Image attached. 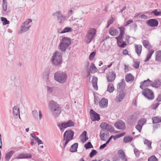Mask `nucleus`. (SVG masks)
I'll return each mask as SVG.
<instances>
[{
    "label": "nucleus",
    "instance_id": "obj_5",
    "mask_svg": "<svg viewBox=\"0 0 161 161\" xmlns=\"http://www.w3.org/2000/svg\"><path fill=\"white\" fill-rule=\"evenodd\" d=\"M96 33V30L94 28H90L87 32L84 38V41L86 44L89 43L93 39Z\"/></svg>",
    "mask_w": 161,
    "mask_h": 161
},
{
    "label": "nucleus",
    "instance_id": "obj_19",
    "mask_svg": "<svg viewBox=\"0 0 161 161\" xmlns=\"http://www.w3.org/2000/svg\"><path fill=\"white\" fill-rule=\"evenodd\" d=\"M32 158V155L31 154L22 153L18 155L16 157V159L29 158Z\"/></svg>",
    "mask_w": 161,
    "mask_h": 161
},
{
    "label": "nucleus",
    "instance_id": "obj_51",
    "mask_svg": "<svg viewBox=\"0 0 161 161\" xmlns=\"http://www.w3.org/2000/svg\"><path fill=\"white\" fill-rule=\"evenodd\" d=\"M134 153L136 157H139L140 155V152L138 150L135 148H134Z\"/></svg>",
    "mask_w": 161,
    "mask_h": 161
},
{
    "label": "nucleus",
    "instance_id": "obj_15",
    "mask_svg": "<svg viewBox=\"0 0 161 161\" xmlns=\"http://www.w3.org/2000/svg\"><path fill=\"white\" fill-rule=\"evenodd\" d=\"M152 81L148 79L147 80H145L143 81L140 82V87L143 90L145 87H147L150 86H152Z\"/></svg>",
    "mask_w": 161,
    "mask_h": 161
},
{
    "label": "nucleus",
    "instance_id": "obj_59",
    "mask_svg": "<svg viewBox=\"0 0 161 161\" xmlns=\"http://www.w3.org/2000/svg\"><path fill=\"white\" fill-rule=\"evenodd\" d=\"M139 17L142 19H147V16L144 14L141 15L139 16Z\"/></svg>",
    "mask_w": 161,
    "mask_h": 161
},
{
    "label": "nucleus",
    "instance_id": "obj_41",
    "mask_svg": "<svg viewBox=\"0 0 161 161\" xmlns=\"http://www.w3.org/2000/svg\"><path fill=\"white\" fill-rule=\"evenodd\" d=\"M1 21L3 22V25H5L7 24H8L9 23V21L7 19L3 17H1Z\"/></svg>",
    "mask_w": 161,
    "mask_h": 161
},
{
    "label": "nucleus",
    "instance_id": "obj_9",
    "mask_svg": "<svg viewBox=\"0 0 161 161\" xmlns=\"http://www.w3.org/2000/svg\"><path fill=\"white\" fill-rule=\"evenodd\" d=\"M142 94L149 100H152L154 98L153 93L149 89H146L142 91Z\"/></svg>",
    "mask_w": 161,
    "mask_h": 161
},
{
    "label": "nucleus",
    "instance_id": "obj_2",
    "mask_svg": "<svg viewBox=\"0 0 161 161\" xmlns=\"http://www.w3.org/2000/svg\"><path fill=\"white\" fill-rule=\"evenodd\" d=\"M48 107L54 117H58L61 112L62 109L60 105L53 100L49 101Z\"/></svg>",
    "mask_w": 161,
    "mask_h": 161
},
{
    "label": "nucleus",
    "instance_id": "obj_31",
    "mask_svg": "<svg viewBox=\"0 0 161 161\" xmlns=\"http://www.w3.org/2000/svg\"><path fill=\"white\" fill-rule=\"evenodd\" d=\"M47 92L48 93L52 94L53 95H55V87H51L49 86H47Z\"/></svg>",
    "mask_w": 161,
    "mask_h": 161
},
{
    "label": "nucleus",
    "instance_id": "obj_10",
    "mask_svg": "<svg viewBox=\"0 0 161 161\" xmlns=\"http://www.w3.org/2000/svg\"><path fill=\"white\" fill-rule=\"evenodd\" d=\"M74 123L71 120H69L65 123L59 124L58 126L60 128V130L62 131L63 129H65L68 127L74 126Z\"/></svg>",
    "mask_w": 161,
    "mask_h": 161
},
{
    "label": "nucleus",
    "instance_id": "obj_6",
    "mask_svg": "<svg viewBox=\"0 0 161 161\" xmlns=\"http://www.w3.org/2000/svg\"><path fill=\"white\" fill-rule=\"evenodd\" d=\"M120 30V33L118 36L116 37L117 40V43L119 46L120 47L124 48L125 47L127 44L125 42H122L123 36L125 33V28L124 27L121 26L118 28Z\"/></svg>",
    "mask_w": 161,
    "mask_h": 161
},
{
    "label": "nucleus",
    "instance_id": "obj_45",
    "mask_svg": "<svg viewBox=\"0 0 161 161\" xmlns=\"http://www.w3.org/2000/svg\"><path fill=\"white\" fill-rule=\"evenodd\" d=\"M114 20V18L112 16L111 17L110 19L108 20L107 22V25L106 27L107 28H108L110 25L113 23Z\"/></svg>",
    "mask_w": 161,
    "mask_h": 161
},
{
    "label": "nucleus",
    "instance_id": "obj_64",
    "mask_svg": "<svg viewBox=\"0 0 161 161\" xmlns=\"http://www.w3.org/2000/svg\"><path fill=\"white\" fill-rule=\"evenodd\" d=\"M107 144L105 143L102 145L100 146L99 147V148L100 149H103L107 145Z\"/></svg>",
    "mask_w": 161,
    "mask_h": 161
},
{
    "label": "nucleus",
    "instance_id": "obj_14",
    "mask_svg": "<svg viewBox=\"0 0 161 161\" xmlns=\"http://www.w3.org/2000/svg\"><path fill=\"white\" fill-rule=\"evenodd\" d=\"M114 126L117 129L121 130H124L126 127L125 123L121 120H119L115 122L114 124Z\"/></svg>",
    "mask_w": 161,
    "mask_h": 161
},
{
    "label": "nucleus",
    "instance_id": "obj_53",
    "mask_svg": "<svg viewBox=\"0 0 161 161\" xmlns=\"http://www.w3.org/2000/svg\"><path fill=\"white\" fill-rule=\"evenodd\" d=\"M95 54L96 52H93L91 53L89 56V59L91 60H93Z\"/></svg>",
    "mask_w": 161,
    "mask_h": 161
},
{
    "label": "nucleus",
    "instance_id": "obj_28",
    "mask_svg": "<svg viewBox=\"0 0 161 161\" xmlns=\"http://www.w3.org/2000/svg\"><path fill=\"white\" fill-rule=\"evenodd\" d=\"M14 153V151L12 150L7 153L5 155V159L6 161H8L10 159L12 155Z\"/></svg>",
    "mask_w": 161,
    "mask_h": 161
},
{
    "label": "nucleus",
    "instance_id": "obj_49",
    "mask_svg": "<svg viewBox=\"0 0 161 161\" xmlns=\"http://www.w3.org/2000/svg\"><path fill=\"white\" fill-rule=\"evenodd\" d=\"M151 14H154L156 16L161 15V11L158 12L157 9H155L152 12Z\"/></svg>",
    "mask_w": 161,
    "mask_h": 161
},
{
    "label": "nucleus",
    "instance_id": "obj_37",
    "mask_svg": "<svg viewBox=\"0 0 161 161\" xmlns=\"http://www.w3.org/2000/svg\"><path fill=\"white\" fill-rule=\"evenodd\" d=\"M71 30V28L67 27H65L63 30H62L61 29L58 30V32L59 33L62 34L69 32Z\"/></svg>",
    "mask_w": 161,
    "mask_h": 161
},
{
    "label": "nucleus",
    "instance_id": "obj_63",
    "mask_svg": "<svg viewBox=\"0 0 161 161\" xmlns=\"http://www.w3.org/2000/svg\"><path fill=\"white\" fill-rule=\"evenodd\" d=\"M133 22V20H129L127 21V24H125L124 25L125 26H126L130 24V23H132Z\"/></svg>",
    "mask_w": 161,
    "mask_h": 161
},
{
    "label": "nucleus",
    "instance_id": "obj_11",
    "mask_svg": "<svg viewBox=\"0 0 161 161\" xmlns=\"http://www.w3.org/2000/svg\"><path fill=\"white\" fill-rule=\"evenodd\" d=\"M109 132L105 129L101 130L100 133V137L101 140L105 141L109 136Z\"/></svg>",
    "mask_w": 161,
    "mask_h": 161
},
{
    "label": "nucleus",
    "instance_id": "obj_46",
    "mask_svg": "<svg viewBox=\"0 0 161 161\" xmlns=\"http://www.w3.org/2000/svg\"><path fill=\"white\" fill-rule=\"evenodd\" d=\"M84 147L86 149H88L93 147V146L90 142H88L84 145Z\"/></svg>",
    "mask_w": 161,
    "mask_h": 161
},
{
    "label": "nucleus",
    "instance_id": "obj_58",
    "mask_svg": "<svg viewBox=\"0 0 161 161\" xmlns=\"http://www.w3.org/2000/svg\"><path fill=\"white\" fill-rule=\"evenodd\" d=\"M64 17L62 14L57 18L58 20L59 21L60 23H61L62 22V19H64Z\"/></svg>",
    "mask_w": 161,
    "mask_h": 161
},
{
    "label": "nucleus",
    "instance_id": "obj_44",
    "mask_svg": "<svg viewBox=\"0 0 161 161\" xmlns=\"http://www.w3.org/2000/svg\"><path fill=\"white\" fill-rule=\"evenodd\" d=\"M146 120L145 119H142L138 122V124L143 126V125L146 123Z\"/></svg>",
    "mask_w": 161,
    "mask_h": 161
},
{
    "label": "nucleus",
    "instance_id": "obj_32",
    "mask_svg": "<svg viewBox=\"0 0 161 161\" xmlns=\"http://www.w3.org/2000/svg\"><path fill=\"white\" fill-rule=\"evenodd\" d=\"M148 51L149 52L147 55L146 58L144 60L145 62H147L149 60L154 52V50H149Z\"/></svg>",
    "mask_w": 161,
    "mask_h": 161
},
{
    "label": "nucleus",
    "instance_id": "obj_42",
    "mask_svg": "<svg viewBox=\"0 0 161 161\" xmlns=\"http://www.w3.org/2000/svg\"><path fill=\"white\" fill-rule=\"evenodd\" d=\"M144 142L145 144L147 146L148 149H151L152 148V142L146 139L145 140Z\"/></svg>",
    "mask_w": 161,
    "mask_h": 161
},
{
    "label": "nucleus",
    "instance_id": "obj_43",
    "mask_svg": "<svg viewBox=\"0 0 161 161\" xmlns=\"http://www.w3.org/2000/svg\"><path fill=\"white\" fill-rule=\"evenodd\" d=\"M133 61L134 62L133 63V66L136 68L137 69L139 67L140 62L136 60V59H134L133 60Z\"/></svg>",
    "mask_w": 161,
    "mask_h": 161
},
{
    "label": "nucleus",
    "instance_id": "obj_25",
    "mask_svg": "<svg viewBox=\"0 0 161 161\" xmlns=\"http://www.w3.org/2000/svg\"><path fill=\"white\" fill-rule=\"evenodd\" d=\"M135 51L138 56H139L141 54L142 46L140 45H135Z\"/></svg>",
    "mask_w": 161,
    "mask_h": 161
},
{
    "label": "nucleus",
    "instance_id": "obj_21",
    "mask_svg": "<svg viewBox=\"0 0 161 161\" xmlns=\"http://www.w3.org/2000/svg\"><path fill=\"white\" fill-rule=\"evenodd\" d=\"M99 105L101 108H105L108 105V100L104 98H102L101 101L99 103Z\"/></svg>",
    "mask_w": 161,
    "mask_h": 161
},
{
    "label": "nucleus",
    "instance_id": "obj_17",
    "mask_svg": "<svg viewBox=\"0 0 161 161\" xmlns=\"http://www.w3.org/2000/svg\"><path fill=\"white\" fill-rule=\"evenodd\" d=\"M125 82L124 79L121 80V81L119 83L117 86V90L118 92H121L125 89Z\"/></svg>",
    "mask_w": 161,
    "mask_h": 161
},
{
    "label": "nucleus",
    "instance_id": "obj_30",
    "mask_svg": "<svg viewBox=\"0 0 161 161\" xmlns=\"http://www.w3.org/2000/svg\"><path fill=\"white\" fill-rule=\"evenodd\" d=\"M143 44L144 47L148 50H150L151 46L150 44L149 41L147 40H144L143 41Z\"/></svg>",
    "mask_w": 161,
    "mask_h": 161
},
{
    "label": "nucleus",
    "instance_id": "obj_56",
    "mask_svg": "<svg viewBox=\"0 0 161 161\" xmlns=\"http://www.w3.org/2000/svg\"><path fill=\"white\" fill-rule=\"evenodd\" d=\"M62 14L61 12L60 11H58L53 13V15L54 16H56L57 17V18L59 17Z\"/></svg>",
    "mask_w": 161,
    "mask_h": 161
},
{
    "label": "nucleus",
    "instance_id": "obj_29",
    "mask_svg": "<svg viewBox=\"0 0 161 161\" xmlns=\"http://www.w3.org/2000/svg\"><path fill=\"white\" fill-rule=\"evenodd\" d=\"M155 60L158 62H161V51L158 50L155 53Z\"/></svg>",
    "mask_w": 161,
    "mask_h": 161
},
{
    "label": "nucleus",
    "instance_id": "obj_16",
    "mask_svg": "<svg viewBox=\"0 0 161 161\" xmlns=\"http://www.w3.org/2000/svg\"><path fill=\"white\" fill-rule=\"evenodd\" d=\"M146 23L148 26L152 27H156L158 24V21L154 19H150L148 20Z\"/></svg>",
    "mask_w": 161,
    "mask_h": 161
},
{
    "label": "nucleus",
    "instance_id": "obj_26",
    "mask_svg": "<svg viewBox=\"0 0 161 161\" xmlns=\"http://www.w3.org/2000/svg\"><path fill=\"white\" fill-rule=\"evenodd\" d=\"M125 96V94L123 92L120 93L116 96L115 98V101L117 102L118 103L121 102L124 98Z\"/></svg>",
    "mask_w": 161,
    "mask_h": 161
},
{
    "label": "nucleus",
    "instance_id": "obj_23",
    "mask_svg": "<svg viewBox=\"0 0 161 161\" xmlns=\"http://www.w3.org/2000/svg\"><path fill=\"white\" fill-rule=\"evenodd\" d=\"M119 157L121 159L122 161H127V159L125 157V153L122 150H119L118 152Z\"/></svg>",
    "mask_w": 161,
    "mask_h": 161
},
{
    "label": "nucleus",
    "instance_id": "obj_7",
    "mask_svg": "<svg viewBox=\"0 0 161 161\" xmlns=\"http://www.w3.org/2000/svg\"><path fill=\"white\" fill-rule=\"evenodd\" d=\"M70 44V39L67 37H64L61 40L59 47L62 51L64 52Z\"/></svg>",
    "mask_w": 161,
    "mask_h": 161
},
{
    "label": "nucleus",
    "instance_id": "obj_33",
    "mask_svg": "<svg viewBox=\"0 0 161 161\" xmlns=\"http://www.w3.org/2000/svg\"><path fill=\"white\" fill-rule=\"evenodd\" d=\"M13 113L14 115L18 116L19 115V117L20 118L19 116V108L17 106H14L13 109Z\"/></svg>",
    "mask_w": 161,
    "mask_h": 161
},
{
    "label": "nucleus",
    "instance_id": "obj_27",
    "mask_svg": "<svg viewBox=\"0 0 161 161\" xmlns=\"http://www.w3.org/2000/svg\"><path fill=\"white\" fill-rule=\"evenodd\" d=\"M97 78L96 77H93L92 82V86L94 89L97 90L98 89L97 86Z\"/></svg>",
    "mask_w": 161,
    "mask_h": 161
},
{
    "label": "nucleus",
    "instance_id": "obj_54",
    "mask_svg": "<svg viewBox=\"0 0 161 161\" xmlns=\"http://www.w3.org/2000/svg\"><path fill=\"white\" fill-rule=\"evenodd\" d=\"M32 115L33 117L35 118H37L38 117V112L36 110H34L32 111Z\"/></svg>",
    "mask_w": 161,
    "mask_h": 161
},
{
    "label": "nucleus",
    "instance_id": "obj_39",
    "mask_svg": "<svg viewBox=\"0 0 161 161\" xmlns=\"http://www.w3.org/2000/svg\"><path fill=\"white\" fill-rule=\"evenodd\" d=\"M132 139L133 138L131 136H125L124 138L123 142L125 143H127L129 142H131Z\"/></svg>",
    "mask_w": 161,
    "mask_h": 161
},
{
    "label": "nucleus",
    "instance_id": "obj_18",
    "mask_svg": "<svg viewBox=\"0 0 161 161\" xmlns=\"http://www.w3.org/2000/svg\"><path fill=\"white\" fill-rule=\"evenodd\" d=\"M116 74L114 72H109L107 75V79L108 82H112L115 79Z\"/></svg>",
    "mask_w": 161,
    "mask_h": 161
},
{
    "label": "nucleus",
    "instance_id": "obj_22",
    "mask_svg": "<svg viewBox=\"0 0 161 161\" xmlns=\"http://www.w3.org/2000/svg\"><path fill=\"white\" fill-rule=\"evenodd\" d=\"M134 80V77L131 74H128L125 76V81L127 82L132 83Z\"/></svg>",
    "mask_w": 161,
    "mask_h": 161
},
{
    "label": "nucleus",
    "instance_id": "obj_52",
    "mask_svg": "<svg viewBox=\"0 0 161 161\" xmlns=\"http://www.w3.org/2000/svg\"><path fill=\"white\" fill-rule=\"evenodd\" d=\"M107 67L106 66H104L102 67L99 69V71L101 73H103L105 72V70L107 69Z\"/></svg>",
    "mask_w": 161,
    "mask_h": 161
},
{
    "label": "nucleus",
    "instance_id": "obj_36",
    "mask_svg": "<svg viewBox=\"0 0 161 161\" xmlns=\"http://www.w3.org/2000/svg\"><path fill=\"white\" fill-rule=\"evenodd\" d=\"M153 123L156 124L161 122V117L159 116H155L152 118Z\"/></svg>",
    "mask_w": 161,
    "mask_h": 161
},
{
    "label": "nucleus",
    "instance_id": "obj_12",
    "mask_svg": "<svg viewBox=\"0 0 161 161\" xmlns=\"http://www.w3.org/2000/svg\"><path fill=\"white\" fill-rule=\"evenodd\" d=\"M100 127L102 129V130L105 129L108 131H109L112 132L114 131V128L111 125L108 124L106 122H103L100 125Z\"/></svg>",
    "mask_w": 161,
    "mask_h": 161
},
{
    "label": "nucleus",
    "instance_id": "obj_57",
    "mask_svg": "<svg viewBox=\"0 0 161 161\" xmlns=\"http://www.w3.org/2000/svg\"><path fill=\"white\" fill-rule=\"evenodd\" d=\"M159 104V103H155L152 105V108L153 109H156L157 108Z\"/></svg>",
    "mask_w": 161,
    "mask_h": 161
},
{
    "label": "nucleus",
    "instance_id": "obj_62",
    "mask_svg": "<svg viewBox=\"0 0 161 161\" xmlns=\"http://www.w3.org/2000/svg\"><path fill=\"white\" fill-rule=\"evenodd\" d=\"M123 54L124 55H129L128 54V51L127 49H125L124 50L123 52Z\"/></svg>",
    "mask_w": 161,
    "mask_h": 161
},
{
    "label": "nucleus",
    "instance_id": "obj_13",
    "mask_svg": "<svg viewBox=\"0 0 161 161\" xmlns=\"http://www.w3.org/2000/svg\"><path fill=\"white\" fill-rule=\"evenodd\" d=\"M90 114L91 120L93 121H99L100 119V115L95 112L93 109H91Z\"/></svg>",
    "mask_w": 161,
    "mask_h": 161
},
{
    "label": "nucleus",
    "instance_id": "obj_4",
    "mask_svg": "<svg viewBox=\"0 0 161 161\" xmlns=\"http://www.w3.org/2000/svg\"><path fill=\"white\" fill-rule=\"evenodd\" d=\"M62 56L61 53L58 51H56L51 58L52 64L55 66H58L62 64Z\"/></svg>",
    "mask_w": 161,
    "mask_h": 161
},
{
    "label": "nucleus",
    "instance_id": "obj_50",
    "mask_svg": "<svg viewBox=\"0 0 161 161\" xmlns=\"http://www.w3.org/2000/svg\"><path fill=\"white\" fill-rule=\"evenodd\" d=\"M158 159L154 155L152 156L148 159V161H158Z\"/></svg>",
    "mask_w": 161,
    "mask_h": 161
},
{
    "label": "nucleus",
    "instance_id": "obj_38",
    "mask_svg": "<svg viewBox=\"0 0 161 161\" xmlns=\"http://www.w3.org/2000/svg\"><path fill=\"white\" fill-rule=\"evenodd\" d=\"M114 90V87L112 83H109L107 91L110 93L113 92Z\"/></svg>",
    "mask_w": 161,
    "mask_h": 161
},
{
    "label": "nucleus",
    "instance_id": "obj_55",
    "mask_svg": "<svg viewBox=\"0 0 161 161\" xmlns=\"http://www.w3.org/2000/svg\"><path fill=\"white\" fill-rule=\"evenodd\" d=\"M142 127V126L137 124V125L136 126L135 128L139 131V132L140 133L141 131Z\"/></svg>",
    "mask_w": 161,
    "mask_h": 161
},
{
    "label": "nucleus",
    "instance_id": "obj_24",
    "mask_svg": "<svg viewBox=\"0 0 161 161\" xmlns=\"http://www.w3.org/2000/svg\"><path fill=\"white\" fill-rule=\"evenodd\" d=\"M86 134V131H85L80 136V137L81 139V141L83 142H84L88 139V137L87 136Z\"/></svg>",
    "mask_w": 161,
    "mask_h": 161
},
{
    "label": "nucleus",
    "instance_id": "obj_34",
    "mask_svg": "<svg viewBox=\"0 0 161 161\" xmlns=\"http://www.w3.org/2000/svg\"><path fill=\"white\" fill-rule=\"evenodd\" d=\"M78 144L77 143H75L74 144L71 146L70 151L71 152H75L77 151L78 148Z\"/></svg>",
    "mask_w": 161,
    "mask_h": 161
},
{
    "label": "nucleus",
    "instance_id": "obj_35",
    "mask_svg": "<svg viewBox=\"0 0 161 161\" xmlns=\"http://www.w3.org/2000/svg\"><path fill=\"white\" fill-rule=\"evenodd\" d=\"M109 33L112 36H115L118 34V32L116 29H114L111 28L109 31Z\"/></svg>",
    "mask_w": 161,
    "mask_h": 161
},
{
    "label": "nucleus",
    "instance_id": "obj_8",
    "mask_svg": "<svg viewBox=\"0 0 161 161\" xmlns=\"http://www.w3.org/2000/svg\"><path fill=\"white\" fill-rule=\"evenodd\" d=\"M32 21V20L31 19H28L23 23L20 27L19 34H22L28 31L31 26L29 24Z\"/></svg>",
    "mask_w": 161,
    "mask_h": 161
},
{
    "label": "nucleus",
    "instance_id": "obj_47",
    "mask_svg": "<svg viewBox=\"0 0 161 161\" xmlns=\"http://www.w3.org/2000/svg\"><path fill=\"white\" fill-rule=\"evenodd\" d=\"M97 153V151L95 150L92 149V151L90 153L89 156L90 158H92L95 156Z\"/></svg>",
    "mask_w": 161,
    "mask_h": 161
},
{
    "label": "nucleus",
    "instance_id": "obj_20",
    "mask_svg": "<svg viewBox=\"0 0 161 161\" xmlns=\"http://www.w3.org/2000/svg\"><path fill=\"white\" fill-rule=\"evenodd\" d=\"M161 86V81L159 79L155 80L152 81V86L156 88H158Z\"/></svg>",
    "mask_w": 161,
    "mask_h": 161
},
{
    "label": "nucleus",
    "instance_id": "obj_40",
    "mask_svg": "<svg viewBox=\"0 0 161 161\" xmlns=\"http://www.w3.org/2000/svg\"><path fill=\"white\" fill-rule=\"evenodd\" d=\"M92 66L91 67L90 72L92 74L96 72L97 71V69L95 65V64L92 63Z\"/></svg>",
    "mask_w": 161,
    "mask_h": 161
},
{
    "label": "nucleus",
    "instance_id": "obj_3",
    "mask_svg": "<svg viewBox=\"0 0 161 161\" xmlns=\"http://www.w3.org/2000/svg\"><path fill=\"white\" fill-rule=\"evenodd\" d=\"M55 80L60 84H64L66 81L68 76L66 73L62 71H58L54 75Z\"/></svg>",
    "mask_w": 161,
    "mask_h": 161
},
{
    "label": "nucleus",
    "instance_id": "obj_48",
    "mask_svg": "<svg viewBox=\"0 0 161 161\" xmlns=\"http://www.w3.org/2000/svg\"><path fill=\"white\" fill-rule=\"evenodd\" d=\"M7 4L6 1L3 2V9L4 11H7Z\"/></svg>",
    "mask_w": 161,
    "mask_h": 161
},
{
    "label": "nucleus",
    "instance_id": "obj_1",
    "mask_svg": "<svg viewBox=\"0 0 161 161\" xmlns=\"http://www.w3.org/2000/svg\"><path fill=\"white\" fill-rule=\"evenodd\" d=\"M74 133L71 130H66L63 135V140L60 144V146L64 148L68 143L73 138Z\"/></svg>",
    "mask_w": 161,
    "mask_h": 161
},
{
    "label": "nucleus",
    "instance_id": "obj_61",
    "mask_svg": "<svg viewBox=\"0 0 161 161\" xmlns=\"http://www.w3.org/2000/svg\"><path fill=\"white\" fill-rule=\"evenodd\" d=\"M30 136L33 138L35 139V140H36L37 139L38 137L36 136L34 133H31Z\"/></svg>",
    "mask_w": 161,
    "mask_h": 161
},
{
    "label": "nucleus",
    "instance_id": "obj_60",
    "mask_svg": "<svg viewBox=\"0 0 161 161\" xmlns=\"http://www.w3.org/2000/svg\"><path fill=\"white\" fill-rule=\"evenodd\" d=\"M36 140L37 142V143L39 145L40 144H43V143L42 141L41 140L39 137H38Z\"/></svg>",
    "mask_w": 161,
    "mask_h": 161
}]
</instances>
